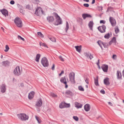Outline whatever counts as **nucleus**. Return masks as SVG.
Returning <instances> with one entry per match:
<instances>
[{
    "label": "nucleus",
    "instance_id": "f257e3e1",
    "mask_svg": "<svg viewBox=\"0 0 124 124\" xmlns=\"http://www.w3.org/2000/svg\"><path fill=\"white\" fill-rule=\"evenodd\" d=\"M14 22L16 25L18 27H21L22 26V22L19 18L16 17L14 20Z\"/></svg>",
    "mask_w": 124,
    "mask_h": 124
},
{
    "label": "nucleus",
    "instance_id": "f03ea898",
    "mask_svg": "<svg viewBox=\"0 0 124 124\" xmlns=\"http://www.w3.org/2000/svg\"><path fill=\"white\" fill-rule=\"evenodd\" d=\"M41 62L43 66L46 67H48L49 65V62L47 59L46 57H44L42 58Z\"/></svg>",
    "mask_w": 124,
    "mask_h": 124
},
{
    "label": "nucleus",
    "instance_id": "7ed1b4c3",
    "mask_svg": "<svg viewBox=\"0 0 124 124\" xmlns=\"http://www.w3.org/2000/svg\"><path fill=\"white\" fill-rule=\"evenodd\" d=\"M17 116L18 118L22 120L25 121L27 120L29 118V117L25 114H18L17 115Z\"/></svg>",
    "mask_w": 124,
    "mask_h": 124
},
{
    "label": "nucleus",
    "instance_id": "20e7f679",
    "mask_svg": "<svg viewBox=\"0 0 124 124\" xmlns=\"http://www.w3.org/2000/svg\"><path fill=\"white\" fill-rule=\"evenodd\" d=\"M22 72V70H21L19 67H16L14 70L13 73L14 75L16 76H19L21 74Z\"/></svg>",
    "mask_w": 124,
    "mask_h": 124
},
{
    "label": "nucleus",
    "instance_id": "39448f33",
    "mask_svg": "<svg viewBox=\"0 0 124 124\" xmlns=\"http://www.w3.org/2000/svg\"><path fill=\"white\" fill-rule=\"evenodd\" d=\"M55 16L57 20L54 23V24L57 25L59 24H61L62 23L61 19L58 15L56 13L55 14Z\"/></svg>",
    "mask_w": 124,
    "mask_h": 124
},
{
    "label": "nucleus",
    "instance_id": "423d86ee",
    "mask_svg": "<svg viewBox=\"0 0 124 124\" xmlns=\"http://www.w3.org/2000/svg\"><path fill=\"white\" fill-rule=\"evenodd\" d=\"M69 76L71 82L73 83H75L74 73L73 72L70 73L69 74Z\"/></svg>",
    "mask_w": 124,
    "mask_h": 124
},
{
    "label": "nucleus",
    "instance_id": "0eeeda50",
    "mask_svg": "<svg viewBox=\"0 0 124 124\" xmlns=\"http://www.w3.org/2000/svg\"><path fill=\"white\" fill-rule=\"evenodd\" d=\"M106 28V27L105 25L103 24L101 26L98 27V28L99 31L101 33H104L105 32Z\"/></svg>",
    "mask_w": 124,
    "mask_h": 124
},
{
    "label": "nucleus",
    "instance_id": "6e6552de",
    "mask_svg": "<svg viewBox=\"0 0 124 124\" xmlns=\"http://www.w3.org/2000/svg\"><path fill=\"white\" fill-rule=\"evenodd\" d=\"M109 21L112 26H114L116 24V22L115 19L113 17H110L109 18Z\"/></svg>",
    "mask_w": 124,
    "mask_h": 124
},
{
    "label": "nucleus",
    "instance_id": "1a4fd4ad",
    "mask_svg": "<svg viewBox=\"0 0 124 124\" xmlns=\"http://www.w3.org/2000/svg\"><path fill=\"white\" fill-rule=\"evenodd\" d=\"M0 11L2 14L5 16V17L8 16V12L6 9H3L1 10Z\"/></svg>",
    "mask_w": 124,
    "mask_h": 124
},
{
    "label": "nucleus",
    "instance_id": "9d476101",
    "mask_svg": "<svg viewBox=\"0 0 124 124\" xmlns=\"http://www.w3.org/2000/svg\"><path fill=\"white\" fill-rule=\"evenodd\" d=\"M6 85L5 84H2L1 86V92L2 93H4L6 90Z\"/></svg>",
    "mask_w": 124,
    "mask_h": 124
},
{
    "label": "nucleus",
    "instance_id": "9b49d317",
    "mask_svg": "<svg viewBox=\"0 0 124 124\" xmlns=\"http://www.w3.org/2000/svg\"><path fill=\"white\" fill-rule=\"evenodd\" d=\"M42 104V101L41 99H40L36 102V105L38 107H40Z\"/></svg>",
    "mask_w": 124,
    "mask_h": 124
},
{
    "label": "nucleus",
    "instance_id": "f8f14e48",
    "mask_svg": "<svg viewBox=\"0 0 124 124\" xmlns=\"http://www.w3.org/2000/svg\"><path fill=\"white\" fill-rule=\"evenodd\" d=\"M103 71L104 72H107L108 70V66L107 65L103 64L101 67Z\"/></svg>",
    "mask_w": 124,
    "mask_h": 124
},
{
    "label": "nucleus",
    "instance_id": "ddd939ff",
    "mask_svg": "<svg viewBox=\"0 0 124 124\" xmlns=\"http://www.w3.org/2000/svg\"><path fill=\"white\" fill-rule=\"evenodd\" d=\"M84 109L87 112L89 111L90 108V106L89 104L85 105L84 107Z\"/></svg>",
    "mask_w": 124,
    "mask_h": 124
},
{
    "label": "nucleus",
    "instance_id": "4468645a",
    "mask_svg": "<svg viewBox=\"0 0 124 124\" xmlns=\"http://www.w3.org/2000/svg\"><path fill=\"white\" fill-rule=\"evenodd\" d=\"M47 20L49 23H50L54 21V19L53 16H49L47 17Z\"/></svg>",
    "mask_w": 124,
    "mask_h": 124
},
{
    "label": "nucleus",
    "instance_id": "2eb2a0df",
    "mask_svg": "<svg viewBox=\"0 0 124 124\" xmlns=\"http://www.w3.org/2000/svg\"><path fill=\"white\" fill-rule=\"evenodd\" d=\"M34 93L33 91H32L29 93L28 96V98L29 99H31L34 97Z\"/></svg>",
    "mask_w": 124,
    "mask_h": 124
},
{
    "label": "nucleus",
    "instance_id": "dca6fc26",
    "mask_svg": "<svg viewBox=\"0 0 124 124\" xmlns=\"http://www.w3.org/2000/svg\"><path fill=\"white\" fill-rule=\"evenodd\" d=\"M93 24L92 21H90L89 22L88 24V26L91 30H93Z\"/></svg>",
    "mask_w": 124,
    "mask_h": 124
},
{
    "label": "nucleus",
    "instance_id": "f3484780",
    "mask_svg": "<svg viewBox=\"0 0 124 124\" xmlns=\"http://www.w3.org/2000/svg\"><path fill=\"white\" fill-rule=\"evenodd\" d=\"M104 84L106 85H109L110 84L109 81V78H106L104 79Z\"/></svg>",
    "mask_w": 124,
    "mask_h": 124
},
{
    "label": "nucleus",
    "instance_id": "a211bd4d",
    "mask_svg": "<svg viewBox=\"0 0 124 124\" xmlns=\"http://www.w3.org/2000/svg\"><path fill=\"white\" fill-rule=\"evenodd\" d=\"M75 107L77 108H81L82 107V105L81 104L77 102L75 103Z\"/></svg>",
    "mask_w": 124,
    "mask_h": 124
},
{
    "label": "nucleus",
    "instance_id": "6ab92c4d",
    "mask_svg": "<svg viewBox=\"0 0 124 124\" xmlns=\"http://www.w3.org/2000/svg\"><path fill=\"white\" fill-rule=\"evenodd\" d=\"M82 16L84 19H85L86 17H91V16L90 15L86 14H83Z\"/></svg>",
    "mask_w": 124,
    "mask_h": 124
},
{
    "label": "nucleus",
    "instance_id": "aec40b11",
    "mask_svg": "<svg viewBox=\"0 0 124 124\" xmlns=\"http://www.w3.org/2000/svg\"><path fill=\"white\" fill-rule=\"evenodd\" d=\"M117 76L118 79H120L121 78L122 75L121 72L117 70Z\"/></svg>",
    "mask_w": 124,
    "mask_h": 124
},
{
    "label": "nucleus",
    "instance_id": "412c9836",
    "mask_svg": "<svg viewBox=\"0 0 124 124\" xmlns=\"http://www.w3.org/2000/svg\"><path fill=\"white\" fill-rule=\"evenodd\" d=\"M65 93L66 94L70 96H72L73 94L72 92L71 91L69 90H67Z\"/></svg>",
    "mask_w": 124,
    "mask_h": 124
},
{
    "label": "nucleus",
    "instance_id": "4be33fe9",
    "mask_svg": "<svg viewBox=\"0 0 124 124\" xmlns=\"http://www.w3.org/2000/svg\"><path fill=\"white\" fill-rule=\"evenodd\" d=\"M2 63L3 65L5 66L9 65V62L8 61H3Z\"/></svg>",
    "mask_w": 124,
    "mask_h": 124
},
{
    "label": "nucleus",
    "instance_id": "5701e85b",
    "mask_svg": "<svg viewBox=\"0 0 124 124\" xmlns=\"http://www.w3.org/2000/svg\"><path fill=\"white\" fill-rule=\"evenodd\" d=\"M94 81L95 85L96 86H98L99 85V84L98 83V77H97L96 78H94Z\"/></svg>",
    "mask_w": 124,
    "mask_h": 124
},
{
    "label": "nucleus",
    "instance_id": "b1692460",
    "mask_svg": "<svg viewBox=\"0 0 124 124\" xmlns=\"http://www.w3.org/2000/svg\"><path fill=\"white\" fill-rule=\"evenodd\" d=\"M60 81L61 82L64 84L67 83V82L66 81V79L65 77L62 78L60 79Z\"/></svg>",
    "mask_w": 124,
    "mask_h": 124
},
{
    "label": "nucleus",
    "instance_id": "393cba45",
    "mask_svg": "<svg viewBox=\"0 0 124 124\" xmlns=\"http://www.w3.org/2000/svg\"><path fill=\"white\" fill-rule=\"evenodd\" d=\"M40 10L39 8V7L36 9V11L35 14L37 16H39V12Z\"/></svg>",
    "mask_w": 124,
    "mask_h": 124
},
{
    "label": "nucleus",
    "instance_id": "a878e982",
    "mask_svg": "<svg viewBox=\"0 0 124 124\" xmlns=\"http://www.w3.org/2000/svg\"><path fill=\"white\" fill-rule=\"evenodd\" d=\"M85 54L86 56L88 58L89 57L90 59H91L93 58V56L90 54L86 53Z\"/></svg>",
    "mask_w": 124,
    "mask_h": 124
},
{
    "label": "nucleus",
    "instance_id": "bb28decb",
    "mask_svg": "<svg viewBox=\"0 0 124 124\" xmlns=\"http://www.w3.org/2000/svg\"><path fill=\"white\" fill-rule=\"evenodd\" d=\"M97 43L98 44L99 46L101 48V49L103 50V48L102 46V45H103V43L100 40H99L97 42Z\"/></svg>",
    "mask_w": 124,
    "mask_h": 124
},
{
    "label": "nucleus",
    "instance_id": "cd10ccee",
    "mask_svg": "<svg viewBox=\"0 0 124 124\" xmlns=\"http://www.w3.org/2000/svg\"><path fill=\"white\" fill-rule=\"evenodd\" d=\"M81 47V46H75V48L76 49L77 51L79 53L80 52Z\"/></svg>",
    "mask_w": 124,
    "mask_h": 124
},
{
    "label": "nucleus",
    "instance_id": "c85d7f7f",
    "mask_svg": "<svg viewBox=\"0 0 124 124\" xmlns=\"http://www.w3.org/2000/svg\"><path fill=\"white\" fill-rule=\"evenodd\" d=\"M40 56V55L39 54H37L36 55L35 59V60L37 62H39V60Z\"/></svg>",
    "mask_w": 124,
    "mask_h": 124
},
{
    "label": "nucleus",
    "instance_id": "c756f323",
    "mask_svg": "<svg viewBox=\"0 0 124 124\" xmlns=\"http://www.w3.org/2000/svg\"><path fill=\"white\" fill-rule=\"evenodd\" d=\"M69 28V26L68 23L67 22H66V27L65 29V30L66 32H67Z\"/></svg>",
    "mask_w": 124,
    "mask_h": 124
},
{
    "label": "nucleus",
    "instance_id": "7c9ffc66",
    "mask_svg": "<svg viewBox=\"0 0 124 124\" xmlns=\"http://www.w3.org/2000/svg\"><path fill=\"white\" fill-rule=\"evenodd\" d=\"M110 37V33L109 32L106 34L104 36V38L107 39H109Z\"/></svg>",
    "mask_w": 124,
    "mask_h": 124
},
{
    "label": "nucleus",
    "instance_id": "2f4dec72",
    "mask_svg": "<svg viewBox=\"0 0 124 124\" xmlns=\"http://www.w3.org/2000/svg\"><path fill=\"white\" fill-rule=\"evenodd\" d=\"M116 34H117L119 31V30L117 27H115L114 28Z\"/></svg>",
    "mask_w": 124,
    "mask_h": 124
},
{
    "label": "nucleus",
    "instance_id": "473e14b6",
    "mask_svg": "<svg viewBox=\"0 0 124 124\" xmlns=\"http://www.w3.org/2000/svg\"><path fill=\"white\" fill-rule=\"evenodd\" d=\"M38 35L41 38H43L44 36L41 32H38L37 33Z\"/></svg>",
    "mask_w": 124,
    "mask_h": 124
},
{
    "label": "nucleus",
    "instance_id": "72a5a7b5",
    "mask_svg": "<svg viewBox=\"0 0 124 124\" xmlns=\"http://www.w3.org/2000/svg\"><path fill=\"white\" fill-rule=\"evenodd\" d=\"M49 38L53 42H55L56 41L54 37H49Z\"/></svg>",
    "mask_w": 124,
    "mask_h": 124
},
{
    "label": "nucleus",
    "instance_id": "f704fd0d",
    "mask_svg": "<svg viewBox=\"0 0 124 124\" xmlns=\"http://www.w3.org/2000/svg\"><path fill=\"white\" fill-rule=\"evenodd\" d=\"M40 45V46H44L45 47H48L46 45V44H44V43H39Z\"/></svg>",
    "mask_w": 124,
    "mask_h": 124
},
{
    "label": "nucleus",
    "instance_id": "c9c22d12",
    "mask_svg": "<svg viewBox=\"0 0 124 124\" xmlns=\"http://www.w3.org/2000/svg\"><path fill=\"white\" fill-rule=\"evenodd\" d=\"M78 89L79 90L81 91H84V90L83 88L81 86H79L78 87Z\"/></svg>",
    "mask_w": 124,
    "mask_h": 124
},
{
    "label": "nucleus",
    "instance_id": "e433bc0d",
    "mask_svg": "<svg viewBox=\"0 0 124 124\" xmlns=\"http://www.w3.org/2000/svg\"><path fill=\"white\" fill-rule=\"evenodd\" d=\"M6 49L4 50V51L6 52H7L8 51L9 49V48L8 45H6L5 46Z\"/></svg>",
    "mask_w": 124,
    "mask_h": 124
},
{
    "label": "nucleus",
    "instance_id": "4c0bfd02",
    "mask_svg": "<svg viewBox=\"0 0 124 124\" xmlns=\"http://www.w3.org/2000/svg\"><path fill=\"white\" fill-rule=\"evenodd\" d=\"M112 42L116 43V39L115 37H114L111 40Z\"/></svg>",
    "mask_w": 124,
    "mask_h": 124
},
{
    "label": "nucleus",
    "instance_id": "58836bf2",
    "mask_svg": "<svg viewBox=\"0 0 124 124\" xmlns=\"http://www.w3.org/2000/svg\"><path fill=\"white\" fill-rule=\"evenodd\" d=\"M103 46L105 48H106L107 47L108 44L107 43H103Z\"/></svg>",
    "mask_w": 124,
    "mask_h": 124
},
{
    "label": "nucleus",
    "instance_id": "ea45409f",
    "mask_svg": "<svg viewBox=\"0 0 124 124\" xmlns=\"http://www.w3.org/2000/svg\"><path fill=\"white\" fill-rule=\"evenodd\" d=\"M23 8L22 6H21L20 9V12L21 13H23Z\"/></svg>",
    "mask_w": 124,
    "mask_h": 124
},
{
    "label": "nucleus",
    "instance_id": "a19ab883",
    "mask_svg": "<svg viewBox=\"0 0 124 124\" xmlns=\"http://www.w3.org/2000/svg\"><path fill=\"white\" fill-rule=\"evenodd\" d=\"M18 39H21L23 41L24 40V39L22 37L18 35Z\"/></svg>",
    "mask_w": 124,
    "mask_h": 124
},
{
    "label": "nucleus",
    "instance_id": "79ce46f5",
    "mask_svg": "<svg viewBox=\"0 0 124 124\" xmlns=\"http://www.w3.org/2000/svg\"><path fill=\"white\" fill-rule=\"evenodd\" d=\"M73 118L76 121H78V118L77 116H73Z\"/></svg>",
    "mask_w": 124,
    "mask_h": 124
},
{
    "label": "nucleus",
    "instance_id": "37998d69",
    "mask_svg": "<svg viewBox=\"0 0 124 124\" xmlns=\"http://www.w3.org/2000/svg\"><path fill=\"white\" fill-rule=\"evenodd\" d=\"M59 59L61 61L63 62L64 61V60L63 58L61 56H60L59 57Z\"/></svg>",
    "mask_w": 124,
    "mask_h": 124
},
{
    "label": "nucleus",
    "instance_id": "c03bdc74",
    "mask_svg": "<svg viewBox=\"0 0 124 124\" xmlns=\"http://www.w3.org/2000/svg\"><path fill=\"white\" fill-rule=\"evenodd\" d=\"M64 107V105L62 104H61L59 105V107L61 108H63Z\"/></svg>",
    "mask_w": 124,
    "mask_h": 124
},
{
    "label": "nucleus",
    "instance_id": "a18cd8bd",
    "mask_svg": "<svg viewBox=\"0 0 124 124\" xmlns=\"http://www.w3.org/2000/svg\"><path fill=\"white\" fill-rule=\"evenodd\" d=\"M35 117L36 119L37 120V121H38V123H40V122L39 121V117H38L37 116H35Z\"/></svg>",
    "mask_w": 124,
    "mask_h": 124
},
{
    "label": "nucleus",
    "instance_id": "49530a36",
    "mask_svg": "<svg viewBox=\"0 0 124 124\" xmlns=\"http://www.w3.org/2000/svg\"><path fill=\"white\" fill-rule=\"evenodd\" d=\"M106 21L104 20H101L100 21V23L105 24L106 23Z\"/></svg>",
    "mask_w": 124,
    "mask_h": 124
},
{
    "label": "nucleus",
    "instance_id": "de8ad7c7",
    "mask_svg": "<svg viewBox=\"0 0 124 124\" xmlns=\"http://www.w3.org/2000/svg\"><path fill=\"white\" fill-rule=\"evenodd\" d=\"M39 8L40 9V10L42 14H44V11L42 10V9L40 7H39Z\"/></svg>",
    "mask_w": 124,
    "mask_h": 124
},
{
    "label": "nucleus",
    "instance_id": "09e8293b",
    "mask_svg": "<svg viewBox=\"0 0 124 124\" xmlns=\"http://www.w3.org/2000/svg\"><path fill=\"white\" fill-rule=\"evenodd\" d=\"M83 6L85 7H89V5L88 4H84L83 5Z\"/></svg>",
    "mask_w": 124,
    "mask_h": 124
},
{
    "label": "nucleus",
    "instance_id": "8fccbe9b",
    "mask_svg": "<svg viewBox=\"0 0 124 124\" xmlns=\"http://www.w3.org/2000/svg\"><path fill=\"white\" fill-rule=\"evenodd\" d=\"M100 92L103 94H104L105 93V92L103 90H101L100 91Z\"/></svg>",
    "mask_w": 124,
    "mask_h": 124
},
{
    "label": "nucleus",
    "instance_id": "3c124183",
    "mask_svg": "<svg viewBox=\"0 0 124 124\" xmlns=\"http://www.w3.org/2000/svg\"><path fill=\"white\" fill-rule=\"evenodd\" d=\"M10 3L11 4L13 5L15 3V2L14 0H11L10 1Z\"/></svg>",
    "mask_w": 124,
    "mask_h": 124
},
{
    "label": "nucleus",
    "instance_id": "603ef678",
    "mask_svg": "<svg viewBox=\"0 0 124 124\" xmlns=\"http://www.w3.org/2000/svg\"><path fill=\"white\" fill-rule=\"evenodd\" d=\"M85 81L88 84V78H86L85 80Z\"/></svg>",
    "mask_w": 124,
    "mask_h": 124
},
{
    "label": "nucleus",
    "instance_id": "864d4df0",
    "mask_svg": "<svg viewBox=\"0 0 124 124\" xmlns=\"http://www.w3.org/2000/svg\"><path fill=\"white\" fill-rule=\"evenodd\" d=\"M55 67V65L54 64H53V66L52 68V70H54Z\"/></svg>",
    "mask_w": 124,
    "mask_h": 124
},
{
    "label": "nucleus",
    "instance_id": "5fc2aeb1",
    "mask_svg": "<svg viewBox=\"0 0 124 124\" xmlns=\"http://www.w3.org/2000/svg\"><path fill=\"white\" fill-rule=\"evenodd\" d=\"M64 73V71L63 70L62 71L61 73L59 74V76H61V75L63 73Z\"/></svg>",
    "mask_w": 124,
    "mask_h": 124
},
{
    "label": "nucleus",
    "instance_id": "6e6d98bb",
    "mask_svg": "<svg viewBox=\"0 0 124 124\" xmlns=\"http://www.w3.org/2000/svg\"><path fill=\"white\" fill-rule=\"evenodd\" d=\"M51 94V95L53 97H55L56 96H57L55 94H54L53 93Z\"/></svg>",
    "mask_w": 124,
    "mask_h": 124
},
{
    "label": "nucleus",
    "instance_id": "4d7b16f0",
    "mask_svg": "<svg viewBox=\"0 0 124 124\" xmlns=\"http://www.w3.org/2000/svg\"><path fill=\"white\" fill-rule=\"evenodd\" d=\"M116 56V55L115 54H114L113 55L112 58L113 59H115V57Z\"/></svg>",
    "mask_w": 124,
    "mask_h": 124
},
{
    "label": "nucleus",
    "instance_id": "13d9d810",
    "mask_svg": "<svg viewBox=\"0 0 124 124\" xmlns=\"http://www.w3.org/2000/svg\"><path fill=\"white\" fill-rule=\"evenodd\" d=\"M30 8V6L29 5H27L26 6V8L27 9H29Z\"/></svg>",
    "mask_w": 124,
    "mask_h": 124
},
{
    "label": "nucleus",
    "instance_id": "bf43d9fd",
    "mask_svg": "<svg viewBox=\"0 0 124 124\" xmlns=\"http://www.w3.org/2000/svg\"><path fill=\"white\" fill-rule=\"evenodd\" d=\"M108 103L111 106H112L113 105L110 102H108Z\"/></svg>",
    "mask_w": 124,
    "mask_h": 124
},
{
    "label": "nucleus",
    "instance_id": "052dcab7",
    "mask_svg": "<svg viewBox=\"0 0 124 124\" xmlns=\"http://www.w3.org/2000/svg\"><path fill=\"white\" fill-rule=\"evenodd\" d=\"M95 2V0H93L92 1V4H93Z\"/></svg>",
    "mask_w": 124,
    "mask_h": 124
},
{
    "label": "nucleus",
    "instance_id": "680f3d73",
    "mask_svg": "<svg viewBox=\"0 0 124 124\" xmlns=\"http://www.w3.org/2000/svg\"><path fill=\"white\" fill-rule=\"evenodd\" d=\"M112 43V42L111 41V40L109 42V45H110Z\"/></svg>",
    "mask_w": 124,
    "mask_h": 124
},
{
    "label": "nucleus",
    "instance_id": "e2e57ef3",
    "mask_svg": "<svg viewBox=\"0 0 124 124\" xmlns=\"http://www.w3.org/2000/svg\"><path fill=\"white\" fill-rule=\"evenodd\" d=\"M67 107H69L70 106V104H67Z\"/></svg>",
    "mask_w": 124,
    "mask_h": 124
},
{
    "label": "nucleus",
    "instance_id": "0e129e2a",
    "mask_svg": "<svg viewBox=\"0 0 124 124\" xmlns=\"http://www.w3.org/2000/svg\"><path fill=\"white\" fill-rule=\"evenodd\" d=\"M65 85V87L66 88H67L68 87V85L67 84V83H66V84H64Z\"/></svg>",
    "mask_w": 124,
    "mask_h": 124
},
{
    "label": "nucleus",
    "instance_id": "69168bd1",
    "mask_svg": "<svg viewBox=\"0 0 124 124\" xmlns=\"http://www.w3.org/2000/svg\"><path fill=\"white\" fill-rule=\"evenodd\" d=\"M99 60H98V62H97V65H99Z\"/></svg>",
    "mask_w": 124,
    "mask_h": 124
},
{
    "label": "nucleus",
    "instance_id": "338daca9",
    "mask_svg": "<svg viewBox=\"0 0 124 124\" xmlns=\"http://www.w3.org/2000/svg\"><path fill=\"white\" fill-rule=\"evenodd\" d=\"M122 73H123V76L124 77V70H123L122 71Z\"/></svg>",
    "mask_w": 124,
    "mask_h": 124
},
{
    "label": "nucleus",
    "instance_id": "774afa93",
    "mask_svg": "<svg viewBox=\"0 0 124 124\" xmlns=\"http://www.w3.org/2000/svg\"><path fill=\"white\" fill-rule=\"evenodd\" d=\"M1 29L3 30V31H4V29L2 27H1Z\"/></svg>",
    "mask_w": 124,
    "mask_h": 124
}]
</instances>
